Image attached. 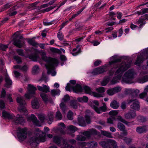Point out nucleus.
Instances as JSON below:
<instances>
[{
    "label": "nucleus",
    "mask_w": 148,
    "mask_h": 148,
    "mask_svg": "<svg viewBox=\"0 0 148 148\" xmlns=\"http://www.w3.org/2000/svg\"><path fill=\"white\" fill-rule=\"evenodd\" d=\"M139 92V90L137 89H129L126 90V94L129 95V99L127 101V104L130 105L132 103L130 107L135 110H138L140 108V103L137 99Z\"/></svg>",
    "instance_id": "nucleus-1"
},
{
    "label": "nucleus",
    "mask_w": 148,
    "mask_h": 148,
    "mask_svg": "<svg viewBox=\"0 0 148 148\" xmlns=\"http://www.w3.org/2000/svg\"><path fill=\"white\" fill-rule=\"evenodd\" d=\"M42 58L47 64V65H45V66L48 70V73H51L52 76H55L56 73L55 71V67L57 66L58 63V60L51 57H47L45 55L42 56Z\"/></svg>",
    "instance_id": "nucleus-2"
},
{
    "label": "nucleus",
    "mask_w": 148,
    "mask_h": 148,
    "mask_svg": "<svg viewBox=\"0 0 148 148\" xmlns=\"http://www.w3.org/2000/svg\"><path fill=\"white\" fill-rule=\"evenodd\" d=\"M130 66V63L122 62L120 65V67L115 72V75L116 76L114 77L110 82L111 84H114L119 82L124 72L128 69Z\"/></svg>",
    "instance_id": "nucleus-3"
},
{
    "label": "nucleus",
    "mask_w": 148,
    "mask_h": 148,
    "mask_svg": "<svg viewBox=\"0 0 148 148\" xmlns=\"http://www.w3.org/2000/svg\"><path fill=\"white\" fill-rule=\"evenodd\" d=\"M36 131L38 132L36 133V135L38 137L35 136L31 137L29 139V142L32 143H33L35 144L36 145L37 144H38L40 142H44L45 141L46 135L42 131H39L38 129H36Z\"/></svg>",
    "instance_id": "nucleus-4"
},
{
    "label": "nucleus",
    "mask_w": 148,
    "mask_h": 148,
    "mask_svg": "<svg viewBox=\"0 0 148 148\" xmlns=\"http://www.w3.org/2000/svg\"><path fill=\"white\" fill-rule=\"evenodd\" d=\"M27 129L26 127H18L16 130L17 136L20 141H24L27 136Z\"/></svg>",
    "instance_id": "nucleus-5"
},
{
    "label": "nucleus",
    "mask_w": 148,
    "mask_h": 148,
    "mask_svg": "<svg viewBox=\"0 0 148 148\" xmlns=\"http://www.w3.org/2000/svg\"><path fill=\"white\" fill-rule=\"evenodd\" d=\"M134 74L135 73L133 69L129 70L124 74L123 77V81L127 83H132V80L134 78Z\"/></svg>",
    "instance_id": "nucleus-6"
},
{
    "label": "nucleus",
    "mask_w": 148,
    "mask_h": 148,
    "mask_svg": "<svg viewBox=\"0 0 148 148\" xmlns=\"http://www.w3.org/2000/svg\"><path fill=\"white\" fill-rule=\"evenodd\" d=\"M17 102L20 104L18 110L21 112L23 113L25 115H27L28 114V112L25 107L24 106L26 104L25 101L22 97H18L16 99Z\"/></svg>",
    "instance_id": "nucleus-7"
},
{
    "label": "nucleus",
    "mask_w": 148,
    "mask_h": 148,
    "mask_svg": "<svg viewBox=\"0 0 148 148\" xmlns=\"http://www.w3.org/2000/svg\"><path fill=\"white\" fill-rule=\"evenodd\" d=\"M121 61V59L118 58L114 59L113 60L109 62L108 64H105L104 65L100 66L97 68L99 73V74H101L106 71L108 69V67L110 66L112 64L117 62H120Z\"/></svg>",
    "instance_id": "nucleus-8"
},
{
    "label": "nucleus",
    "mask_w": 148,
    "mask_h": 148,
    "mask_svg": "<svg viewBox=\"0 0 148 148\" xmlns=\"http://www.w3.org/2000/svg\"><path fill=\"white\" fill-rule=\"evenodd\" d=\"M65 89L67 91H71L72 90L73 92L76 93L81 92H82L83 89L81 85L77 84L75 86L72 85L68 83Z\"/></svg>",
    "instance_id": "nucleus-9"
},
{
    "label": "nucleus",
    "mask_w": 148,
    "mask_h": 148,
    "mask_svg": "<svg viewBox=\"0 0 148 148\" xmlns=\"http://www.w3.org/2000/svg\"><path fill=\"white\" fill-rule=\"evenodd\" d=\"M27 89L28 92L25 94V96L26 98L29 99L35 94V91L37 88L33 85L28 84Z\"/></svg>",
    "instance_id": "nucleus-10"
},
{
    "label": "nucleus",
    "mask_w": 148,
    "mask_h": 148,
    "mask_svg": "<svg viewBox=\"0 0 148 148\" xmlns=\"http://www.w3.org/2000/svg\"><path fill=\"white\" fill-rule=\"evenodd\" d=\"M92 108L98 114H100L102 112H105L107 110V108L105 103H103V106L98 108L97 106L95 105L92 106Z\"/></svg>",
    "instance_id": "nucleus-11"
},
{
    "label": "nucleus",
    "mask_w": 148,
    "mask_h": 148,
    "mask_svg": "<svg viewBox=\"0 0 148 148\" xmlns=\"http://www.w3.org/2000/svg\"><path fill=\"white\" fill-rule=\"evenodd\" d=\"M83 134L88 138H90L91 135H97V132L96 130L93 129H89L86 131H84Z\"/></svg>",
    "instance_id": "nucleus-12"
},
{
    "label": "nucleus",
    "mask_w": 148,
    "mask_h": 148,
    "mask_svg": "<svg viewBox=\"0 0 148 148\" xmlns=\"http://www.w3.org/2000/svg\"><path fill=\"white\" fill-rule=\"evenodd\" d=\"M136 116V112L130 110L124 114L125 118L127 119H134Z\"/></svg>",
    "instance_id": "nucleus-13"
},
{
    "label": "nucleus",
    "mask_w": 148,
    "mask_h": 148,
    "mask_svg": "<svg viewBox=\"0 0 148 148\" xmlns=\"http://www.w3.org/2000/svg\"><path fill=\"white\" fill-rule=\"evenodd\" d=\"M4 79L5 82L4 86L7 88H11L12 86V82L7 73L5 74Z\"/></svg>",
    "instance_id": "nucleus-14"
},
{
    "label": "nucleus",
    "mask_w": 148,
    "mask_h": 148,
    "mask_svg": "<svg viewBox=\"0 0 148 148\" xmlns=\"http://www.w3.org/2000/svg\"><path fill=\"white\" fill-rule=\"evenodd\" d=\"M27 120L32 121L34 124L36 126H39L40 125L39 121L34 114H32L30 116L28 117L27 118Z\"/></svg>",
    "instance_id": "nucleus-15"
},
{
    "label": "nucleus",
    "mask_w": 148,
    "mask_h": 148,
    "mask_svg": "<svg viewBox=\"0 0 148 148\" xmlns=\"http://www.w3.org/2000/svg\"><path fill=\"white\" fill-rule=\"evenodd\" d=\"M81 46L80 45H77L76 47L73 49L71 51V49H70V53L73 56H76L80 53L81 52Z\"/></svg>",
    "instance_id": "nucleus-16"
},
{
    "label": "nucleus",
    "mask_w": 148,
    "mask_h": 148,
    "mask_svg": "<svg viewBox=\"0 0 148 148\" xmlns=\"http://www.w3.org/2000/svg\"><path fill=\"white\" fill-rule=\"evenodd\" d=\"M146 19L148 20V14H146L139 18L137 22V24H138L141 23L139 25V27L141 28L143 25L145 24V23H143V22Z\"/></svg>",
    "instance_id": "nucleus-17"
},
{
    "label": "nucleus",
    "mask_w": 148,
    "mask_h": 148,
    "mask_svg": "<svg viewBox=\"0 0 148 148\" xmlns=\"http://www.w3.org/2000/svg\"><path fill=\"white\" fill-rule=\"evenodd\" d=\"M38 55L37 51L36 49L34 50V51L31 54L28 55L27 57L32 61H37V58H38Z\"/></svg>",
    "instance_id": "nucleus-18"
},
{
    "label": "nucleus",
    "mask_w": 148,
    "mask_h": 148,
    "mask_svg": "<svg viewBox=\"0 0 148 148\" xmlns=\"http://www.w3.org/2000/svg\"><path fill=\"white\" fill-rule=\"evenodd\" d=\"M2 114L4 117L8 119H13L15 117V116L12 113L8 112L4 110L3 111Z\"/></svg>",
    "instance_id": "nucleus-19"
},
{
    "label": "nucleus",
    "mask_w": 148,
    "mask_h": 148,
    "mask_svg": "<svg viewBox=\"0 0 148 148\" xmlns=\"http://www.w3.org/2000/svg\"><path fill=\"white\" fill-rule=\"evenodd\" d=\"M97 91L101 94L97 93L96 92H93V95L95 97H102V95L101 94L103 93L105 91V89L103 87H101L99 88L96 89Z\"/></svg>",
    "instance_id": "nucleus-20"
},
{
    "label": "nucleus",
    "mask_w": 148,
    "mask_h": 148,
    "mask_svg": "<svg viewBox=\"0 0 148 148\" xmlns=\"http://www.w3.org/2000/svg\"><path fill=\"white\" fill-rule=\"evenodd\" d=\"M13 44L18 47L21 48L23 46V43L20 39H17L16 37L13 39Z\"/></svg>",
    "instance_id": "nucleus-21"
},
{
    "label": "nucleus",
    "mask_w": 148,
    "mask_h": 148,
    "mask_svg": "<svg viewBox=\"0 0 148 148\" xmlns=\"http://www.w3.org/2000/svg\"><path fill=\"white\" fill-rule=\"evenodd\" d=\"M64 140L61 137L57 136H55L53 138V141L54 142L61 147V145H63V140Z\"/></svg>",
    "instance_id": "nucleus-22"
},
{
    "label": "nucleus",
    "mask_w": 148,
    "mask_h": 148,
    "mask_svg": "<svg viewBox=\"0 0 148 148\" xmlns=\"http://www.w3.org/2000/svg\"><path fill=\"white\" fill-rule=\"evenodd\" d=\"M145 59L142 55H138L137 56L136 60L134 63V64L139 66L140 64Z\"/></svg>",
    "instance_id": "nucleus-23"
},
{
    "label": "nucleus",
    "mask_w": 148,
    "mask_h": 148,
    "mask_svg": "<svg viewBox=\"0 0 148 148\" xmlns=\"http://www.w3.org/2000/svg\"><path fill=\"white\" fill-rule=\"evenodd\" d=\"M42 86H37L38 90L45 93H47L49 92V88L45 85L43 84Z\"/></svg>",
    "instance_id": "nucleus-24"
},
{
    "label": "nucleus",
    "mask_w": 148,
    "mask_h": 148,
    "mask_svg": "<svg viewBox=\"0 0 148 148\" xmlns=\"http://www.w3.org/2000/svg\"><path fill=\"white\" fill-rule=\"evenodd\" d=\"M14 121L17 124H21L25 122V120L21 116L18 114L14 120Z\"/></svg>",
    "instance_id": "nucleus-25"
},
{
    "label": "nucleus",
    "mask_w": 148,
    "mask_h": 148,
    "mask_svg": "<svg viewBox=\"0 0 148 148\" xmlns=\"http://www.w3.org/2000/svg\"><path fill=\"white\" fill-rule=\"evenodd\" d=\"M86 114L85 116L86 121L87 123L89 124L90 122V117L92 115V113L89 110L86 111Z\"/></svg>",
    "instance_id": "nucleus-26"
},
{
    "label": "nucleus",
    "mask_w": 148,
    "mask_h": 148,
    "mask_svg": "<svg viewBox=\"0 0 148 148\" xmlns=\"http://www.w3.org/2000/svg\"><path fill=\"white\" fill-rule=\"evenodd\" d=\"M117 119L119 121L125 123L128 126H130L133 125V122L127 121H126L125 119H123L121 116H118Z\"/></svg>",
    "instance_id": "nucleus-27"
},
{
    "label": "nucleus",
    "mask_w": 148,
    "mask_h": 148,
    "mask_svg": "<svg viewBox=\"0 0 148 148\" xmlns=\"http://www.w3.org/2000/svg\"><path fill=\"white\" fill-rule=\"evenodd\" d=\"M31 104L33 109H38L40 105L37 98L35 99L32 101Z\"/></svg>",
    "instance_id": "nucleus-28"
},
{
    "label": "nucleus",
    "mask_w": 148,
    "mask_h": 148,
    "mask_svg": "<svg viewBox=\"0 0 148 148\" xmlns=\"http://www.w3.org/2000/svg\"><path fill=\"white\" fill-rule=\"evenodd\" d=\"M13 67L14 69H18L21 70L24 72L26 71L28 68L27 66V65H24L22 66L20 65H16L14 66Z\"/></svg>",
    "instance_id": "nucleus-29"
},
{
    "label": "nucleus",
    "mask_w": 148,
    "mask_h": 148,
    "mask_svg": "<svg viewBox=\"0 0 148 148\" xmlns=\"http://www.w3.org/2000/svg\"><path fill=\"white\" fill-rule=\"evenodd\" d=\"M109 148H118L116 142L114 140L109 139Z\"/></svg>",
    "instance_id": "nucleus-30"
},
{
    "label": "nucleus",
    "mask_w": 148,
    "mask_h": 148,
    "mask_svg": "<svg viewBox=\"0 0 148 148\" xmlns=\"http://www.w3.org/2000/svg\"><path fill=\"white\" fill-rule=\"evenodd\" d=\"M46 118V120L49 124H51L53 120V114L52 112L49 113Z\"/></svg>",
    "instance_id": "nucleus-31"
},
{
    "label": "nucleus",
    "mask_w": 148,
    "mask_h": 148,
    "mask_svg": "<svg viewBox=\"0 0 148 148\" xmlns=\"http://www.w3.org/2000/svg\"><path fill=\"white\" fill-rule=\"evenodd\" d=\"M40 95L45 103H47L49 101V99L48 96L44 92H41L40 93Z\"/></svg>",
    "instance_id": "nucleus-32"
},
{
    "label": "nucleus",
    "mask_w": 148,
    "mask_h": 148,
    "mask_svg": "<svg viewBox=\"0 0 148 148\" xmlns=\"http://www.w3.org/2000/svg\"><path fill=\"white\" fill-rule=\"evenodd\" d=\"M99 144L103 148H109V139L106 141H102Z\"/></svg>",
    "instance_id": "nucleus-33"
},
{
    "label": "nucleus",
    "mask_w": 148,
    "mask_h": 148,
    "mask_svg": "<svg viewBox=\"0 0 148 148\" xmlns=\"http://www.w3.org/2000/svg\"><path fill=\"white\" fill-rule=\"evenodd\" d=\"M119 103L117 102L116 101H112L110 104V106L114 109H117L119 106Z\"/></svg>",
    "instance_id": "nucleus-34"
},
{
    "label": "nucleus",
    "mask_w": 148,
    "mask_h": 148,
    "mask_svg": "<svg viewBox=\"0 0 148 148\" xmlns=\"http://www.w3.org/2000/svg\"><path fill=\"white\" fill-rule=\"evenodd\" d=\"M79 105L77 100H72L70 102V106L74 109H76L77 108V106Z\"/></svg>",
    "instance_id": "nucleus-35"
},
{
    "label": "nucleus",
    "mask_w": 148,
    "mask_h": 148,
    "mask_svg": "<svg viewBox=\"0 0 148 148\" xmlns=\"http://www.w3.org/2000/svg\"><path fill=\"white\" fill-rule=\"evenodd\" d=\"M60 108L62 110L63 114H65L68 109V108L63 103H62L60 104Z\"/></svg>",
    "instance_id": "nucleus-36"
},
{
    "label": "nucleus",
    "mask_w": 148,
    "mask_h": 148,
    "mask_svg": "<svg viewBox=\"0 0 148 148\" xmlns=\"http://www.w3.org/2000/svg\"><path fill=\"white\" fill-rule=\"evenodd\" d=\"M63 145H61L62 148H74L71 145L67 144L65 140H63Z\"/></svg>",
    "instance_id": "nucleus-37"
},
{
    "label": "nucleus",
    "mask_w": 148,
    "mask_h": 148,
    "mask_svg": "<svg viewBox=\"0 0 148 148\" xmlns=\"http://www.w3.org/2000/svg\"><path fill=\"white\" fill-rule=\"evenodd\" d=\"M147 129L145 127H139L136 128V131L139 133H141L145 132Z\"/></svg>",
    "instance_id": "nucleus-38"
},
{
    "label": "nucleus",
    "mask_w": 148,
    "mask_h": 148,
    "mask_svg": "<svg viewBox=\"0 0 148 148\" xmlns=\"http://www.w3.org/2000/svg\"><path fill=\"white\" fill-rule=\"evenodd\" d=\"M101 132L102 135L106 137L109 138H112L113 137L111 134L109 132L103 130H101Z\"/></svg>",
    "instance_id": "nucleus-39"
},
{
    "label": "nucleus",
    "mask_w": 148,
    "mask_h": 148,
    "mask_svg": "<svg viewBox=\"0 0 148 148\" xmlns=\"http://www.w3.org/2000/svg\"><path fill=\"white\" fill-rule=\"evenodd\" d=\"M27 42L30 45L36 47H38L37 46L38 45V44L33 39H29L27 41Z\"/></svg>",
    "instance_id": "nucleus-40"
},
{
    "label": "nucleus",
    "mask_w": 148,
    "mask_h": 148,
    "mask_svg": "<svg viewBox=\"0 0 148 148\" xmlns=\"http://www.w3.org/2000/svg\"><path fill=\"white\" fill-rule=\"evenodd\" d=\"M78 123L79 125L83 127L86 126V124L84 119L83 118H79L78 119Z\"/></svg>",
    "instance_id": "nucleus-41"
},
{
    "label": "nucleus",
    "mask_w": 148,
    "mask_h": 148,
    "mask_svg": "<svg viewBox=\"0 0 148 148\" xmlns=\"http://www.w3.org/2000/svg\"><path fill=\"white\" fill-rule=\"evenodd\" d=\"M148 81V75L144 76L142 78H140L138 79V81L140 83H144Z\"/></svg>",
    "instance_id": "nucleus-42"
},
{
    "label": "nucleus",
    "mask_w": 148,
    "mask_h": 148,
    "mask_svg": "<svg viewBox=\"0 0 148 148\" xmlns=\"http://www.w3.org/2000/svg\"><path fill=\"white\" fill-rule=\"evenodd\" d=\"M60 90L58 89H53L51 91V95L53 97H55L56 95H60Z\"/></svg>",
    "instance_id": "nucleus-43"
},
{
    "label": "nucleus",
    "mask_w": 148,
    "mask_h": 148,
    "mask_svg": "<svg viewBox=\"0 0 148 148\" xmlns=\"http://www.w3.org/2000/svg\"><path fill=\"white\" fill-rule=\"evenodd\" d=\"M38 117L41 122L43 123L44 122L45 120H46L47 117L44 114H39L38 115Z\"/></svg>",
    "instance_id": "nucleus-44"
},
{
    "label": "nucleus",
    "mask_w": 148,
    "mask_h": 148,
    "mask_svg": "<svg viewBox=\"0 0 148 148\" xmlns=\"http://www.w3.org/2000/svg\"><path fill=\"white\" fill-rule=\"evenodd\" d=\"M110 80V78L108 77H105L101 82L102 85L105 86L106 85Z\"/></svg>",
    "instance_id": "nucleus-45"
},
{
    "label": "nucleus",
    "mask_w": 148,
    "mask_h": 148,
    "mask_svg": "<svg viewBox=\"0 0 148 148\" xmlns=\"http://www.w3.org/2000/svg\"><path fill=\"white\" fill-rule=\"evenodd\" d=\"M39 69L38 66L35 65L33 67L32 72L34 74L38 73L39 71Z\"/></svg>",
    "instance_id": "nucleus-46"
},
{
    "label": "nucleus",
    "mask_w": 148,
    "mask_h": 148,
    "mask_svg": "<svg viewBox=\"0 0 148 148\" xmlns=\"http://www.w3.org/2000/svg\"><path fill=\"white\" fill-rule=\"evenodd\" d=\"M83 89L86 93H87L89 94H91L92 93L90 88L88 86H84V87Z\"/></svg>",
    "instance_id": "nucleus-47"
},
{
    "label": "nucleus",
    "mask_w": 148,
    "mask_h": 148,
    "mask_svg": "<svg viewBox=\"0 0 148 148\" xmlns=\"http://www.w3.org/2000/svg\"><path fill=\"white\" fill-rule=\"evenodd\" d=\"M118 128L120 130H123L125 128V125L121 123H119L117 124Z\"/></svg>",
    "instance_id": "nucleus-48"
},
{
    "label": "nucleus",
    "mask_w": 148,
    "mask_h": 148,
    "mask_svg": "<svg viewBox=\"0 0 148 148\" xmlns=\"http://www.w3.org/2000/svg\"><path fill=\"white\" fill-rule=\"evenodd\" d=\"M86 139V138L84 136L81 135H78L76 138V140L80 141H84Z\"/></svg>",
    "instance_id": "nucleus-49"
},
{
    "label": "nucleus",
    "mask_w": 148,
    "mask_h": 148,
    "mask_svg": "<svg viewBox=\"0 0 148 148\" xmlns=\"http://www.w3.org/2000/svg\"><path fill=\"white\" fill-rule=\"evenodd\" d=\"M138 120V121L142 122L145 121L146 119L145 117L141 116H139L137 117Z\"/></svg>",
    "instance_id": "nucleus-50"
},
{
    "label": "nucleus",
    "mask_w": 148,
    "mask_h": 148,
    "mask_svg": "<svg viewBox=\"0 0 148 148\" xmlns=\"http://www.w3.org/2000/svg\"><path fill=\"white\" fill-rule=\"evenodd\" d=\"M69 129L73 132H75L77 130V128L73 125H70L68 127Z\"/></svg>",
    "instance_id": "nucleus-51"
},
{
    "label": "nucleus",
    "mask_w": 148,
    "mask_h": 148,
    "mask_svg": "<svg viewBox=\"0 0 148 148\" xmlns=\"http://www.w3.org/2000/svg\"><path fill=\"white\" fill-rule=\"evenodd\" d=\"M56 118L58 120H61L62 116L61 113L59 111H57L56 113Z\"/></svg>",
    "instance_id": "nucleus-52"
},
{
    "label": "nucleus",
    "mask_w": 148,
    "mask_h": 148,
    "mask_svg": "<svg viewBox=\"0 0 148 148\" xmlns=\"http://www.w3.org/2000/svg\"><path fill=\"white\" fill-rule=\"evenodd\" d=\"M67 118L70 120L73 119V113L71 110H69L67 115Z\"/></svg>",
    "instance_id": "nucleus-53"
},
{
    "label": "nucleus",
    "mask_w": 148,
    "mask_h": 148,
    "mask_svg": "<svg viewBox=\"0 0 148 148\" xmlns=\"http://www.w3.org/2000/svg\"><path fill=\"white\" fill-rule=\"evenodd\" d=\"M123 140L127 145H129L130 144L132 141L131 138L127 137H125Z\"/></svg>",
    "instance_id": "nucleus-54"
},
{
    "label": "nucleus",
    "mask_w": 148,
    "mask_h": 148,
    "mask_svg": "<svg viewBox=\"0 0 148 148\" xmlns=\"http://www.w3.org/2000/svg\"><path fill=\"white\" fill-rule=\"evenodd\" d=\"M56 6H51L46 9H44L42 10L41 11H42L43 12H48L52 10V9L54 8Z\"/></svg>",
    "instance_id": "nucleus-55"
},
{
    "label": "nucleus",
    "mask_w": 148,
    "mask_h": 148,
    "mask_svg": "<svg viewBox=\"0 0 148 148\" xmlns=\"http://www.w3.org/2000/svg\"><path fill=\"white\" fill-rule=\"evenodd\" d=\"M107 93L109 95H112L115 94L113 88L109 89L107 91Z\"/></svg>",
    "instance_id": "nucleus-56"
},
{
    "label": "nucleus",
    "mask_w": 148,
    "mask_h": 148,
    "mask_svg": "<svg viewBox=\"0 0 148 148\" xmlns=\"http://www.w3.org/2000/svg\"><path fill=\"white\" fill-rule=\"evenodd\" d=\"M118 114V112L116 110H113L110 111L109 112V114L113 116L117 115Z\"/></svg>",
    "instance_id": "nucleus-57"
},
{
    "label": "nucleus",
    "mask_w": 148,
    "mask_h": 148,
    "mask_svg": "<svg viewBox=\"0 0 148 148\" xmlns=\"http://www.w3.org/2000/svg\"><path fill=\"white\" fill-rule=\"evenodd\" d=\"M14 58L17 62V63L19 64L22 62L21 58L17 56H15L14 57Z\"/></svg>",
    "instance_id": "nucleus-58"
},
{
    "label": "nucleus",
    "mask_w": 148,
    "mask_h": 148,
    "mask_svg": "<svg viewBox=\"0 0 148 148\" xmlns=\"http://www.w3.org/2000/svg\"><path fill=\"white\" fill-rule=\"evenodd\" d=\"M88 144L89 145V146L92 148H94L97 147V143L95 141L91 142L89 143Z\"/></svg>",
    "instance_id": "nucleus-59"
},
{
    "label": "nucleus",
    "mask_w": 148,
    "mask_h": 148,
    "mask_svg": "<svg viewBox=\"0 0 148 148\" xmlns=\"http://www.w3.org/2000/svg\"><path fill=\"white\" fill-rule=\"evenodd\" d=\"M57 36L60 40H63V35L62 32H59L57 34Z\"/></svg>",
    "instance_id": "nucleus-60"
},
{
    "label": "nucleus",
    "mask_w": 148,
    "mask_h": 148,
    "mask_svg": "<svg viewBox=\"0 0 148 148\" xmlns=\"http://www.w3.org/2000/svg\"><path fill=\"white\" fill-rule=\"evenodd\" d=\"M8 48V45H5L3 44H0V49L5 51Z\"/></svg>",
    "instance_id": "nucleus-61"
},
{
    "label": "nucleus",
    "mask_w": 148,
    "mask_h": 148,
    "mask_svg": "<svg viewBox=\"0 0 148 148\" xmlns=\"http://www.w3.org/2000/svg\"><path fill=\"white\" fill-rule=\"evenodd\" d=\"M5 107V105L4 101L2 100H0V109H3Z\"/></svg>",
    "instance_id": "nucleus-62"
},
{
    "label": "nucleus",
    "mask_w": 148,
    "mask_h": 148,
    "mask_svg": "<svg viewBox=\"0 0 148 148\" xmlns=\"http://www.w3.org/2000/svg\"><path fill=\"white\" fill-rule=\"evenodd\" d=\"M50 50L52 52L54 53H59L60 50L55 48L52 47L50 49Z\"/></svg>",
    "instance_id": "nucleus-63"
},
{
    "label": "nucleus",
    "mask_w": 148,
    "mask_h": 148,
    "mask_svg": "<svg viewBox=\"0 0 148 148\" xmlns=\"http://www.w3.org/2000/svg\"><path fill=\"white\" fill-rule=\"evenodd\" d=\"M114 116H112L111 118H109L108 119L107 123H109L112 124H113V121L115 120Z\"/></svg>",
    "instance_id": "nucleus-64"
}]
</instances>
